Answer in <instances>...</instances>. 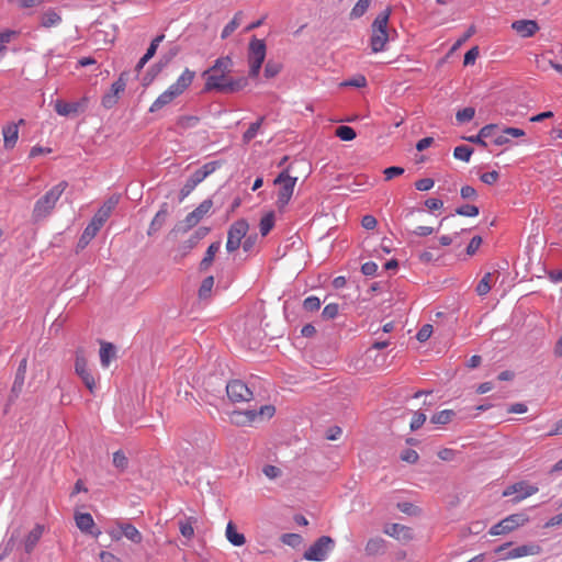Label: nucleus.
I'll return each instance as SVG.
<instances>
[{"instance_id": "50", "label": "nucleus", "mask_w": 562, "mask_h": 562, "mask_svg": "<svg viewBox=\"0 0 562 562\" xmlns=\"http://www.w3.org/2000/svg\"><path fill=\"white\" fill-rule=\"evenodd\" d=\"M321 300L317 296L311 295L303 301V307L307 312H315L321 308Z\"/></svg>"}, {"instance_id": "37", "label": "nucleus", "mask_w": 562, "mask_h": 562, "mask_svg": "<svg viewBox=\"0 0 562 562\" xmlns=\"http://www.w3.org/2000/svg\"><path fill=\"white\" fill-rule=\"evenodd\" d=\"M243 16L244 14L241 11L235 13L234 18L224 26L222 31L221 37L223 40L227 38L234 33V31L239 26Z\"/></svg>"}, {"instance_id": "8", "label": "nucleus", "mask_w": 562, "mask_h": 562, "mask_svg": "<svg viewBox=\"0 0 562 562\" xmlns=\"http://www.w3.org/2000/svg\"><path fill=\"white\" fill-rule=\"evenodd\" d=\"M249 231V224L245 218L235 221L228 228L226 250L228 252L236 251L241 246V240Z\"/></svg>"}, {"instance_id": "26", "label": "nucleus", "mask_w": 562, "mask_h": 562, "mask_svg": "<svg viewBox=\"0 0 562 562\" xmlns=\"http://www.w3.org/2000/svg\"><path fill=\"white\" fill-rule=\"evenodd\" d=\"M116 525L120 528L121 533L124 537H126L130 541H132L133 543H136V544L142 542L143 536L135 526H133L130 522H122V521H117Z\"/></svg>"}, {"instance_id": "36", "label": "nucleus", "mask_w": 562, "mask_h": 562, "mask_svg": "<svg viewBox=\"0 0 562 562\" xmlns=\"http://www.w3.org/2000/svg\"><path fill=\"white\" fill-rule=\"evenodd\" d=\"M456 415L457 414L453 409H443L434 414L430 418V423L435 425H447L456 417Z\"/></svg>"}, {"instance_id": "11", "label": "nucleus", "mask_w": 562, "mask_h": 562, "mask_svg": "<svg viewBox=\"0 0 562 562\" xmlns=\"http://www.w3.org/2000/svg\"><path fill=\"white\" fill-rule=\"evenodd\" d=\"M226 393L232 403L249 402L252 400V392L240 380H232L226 384Z\"/></svg>"}, {"instance_id": "10", "label": "nucleus", "mask_w": 562, "mask_h": 562, "mask_svg": "<svg viewBox=\"0 0 562 562\" xmlns=\"http://www.w3.org/2000/svg\"><path fill=\"white\" fill-rule=\"evenodd\" d=\"M539 491L537 485L529 484L526 481H519L508 485L502 493L504 497L515 495L512 499L514 504H518L525 498L536 494Z\"/></svg>"}, {"instance_id": "44", "label": "nucleus", "mask_w": 562, "mask_h": 562, "mask_svg": "<svg viewBox=\"0 0 562 562\" xmlns=\"http://www.w3.org/2000/svg\"><path fill=\"white\" fill-rule=\"evenodd\" d=\"M491 279H492L491 272H487L484 274V277L480 280V282L477 283L476 289H475L477 295L484 296L490 292Z\"/></svg>"}, {"instance_id": "32", "label": "nucleus", "mask_w": 562, "mask_h": 562, "mask_svg": "<svg viewBox=\"0 0 562 562\" xmlns=\"http://www.w3.org/2000/svg\"><path fill=\"white\" fill-rule=\"evenodd\" d=\"M220 248H221V241H214L207 247L205 255L200 262L201 271H205L211 267V265L214 260V257L217 254V251L220 250Z\"/></svg>"}, {"instance_id": "31", "label": "nucleus", "mask_w": 562, "mask_h": 562, "mask_svg": "<svg viewBox=\"0 0 562 562\" xmlns=\"http://www.w3.org/2000/svg\"><path fill=\"white\" fill-rule=\"evenodd\" d=\"M43 526L36 525L25 537L24 549L26 553H31L43 535Z\"/></svg>"}, {"instance_id": "59", "label": "nucleus", "mask_w": 562, "mask_h": 562, "mask_svg": "<svg viewBox=\"0 0 562 562\" xmlns=\"http://www.w3.org/2000/svg\"><path fill=\"white\" fill-rule=\"evenodd\" d=\"M432 334V326L430 324H425L418 331H417V335H416V338L418 341L420 342H425L426 340L429 339V337L431 336Z\"/></svg>"}, {"instance_id": "9", "label": "nucleus", "mask_w": 562, "mask_h": 562, "mask_svg": "<svg viewBox=\"0 0 562 562\" xmlns=\"http://www.w3.org/2000/svg\"><path fill=\"white\" fill-rule=\"evenodd\" d=\"M528 520V516L524 513L512 514L492 526L488 532L492 536L507 535L524 526Z\"/></svg>"}, {"instance_id": "19", "label": "nucleus", "mask_w": 562, "mask_h": 562, "mask_svg": "<svg viewBox=\"0 0 562 562\" xmlns=\"http://www.w3.org/2000/svg\"><path fill=\"white\" fill-rule=\"evenodd\" d=\"M195 72L186 68L184 71L178 77L177 81L169 86V89L176 93L177 97L181 95L192 83Z\"/></svg>"}, {"instance_id": "60", "label": "nucleus", "mask_w": 562, "mask_h": 562, "mask_svg": "<svg viewBox=\"0 0 562 562\" xmlns=\"http://www.w3.org/2000/svg\"><path fill=\"white\" fill-rule=\"evenodd\" d=\"M479 54H480L479 47L477 46L472 47L471 49H469L465 53L463 64L465 66L473 65L475 63L476 58L479 57Z\"/></svg>"}, {"instance_id": "28", "label": "nucleus", "mask_w": 562, "mask_h": 562, "mask_svg": "<svg viewBox=\"0 0 562 562\" xmlns=\"http://www.w3.org/2000/svg\"><path fill=\"white\" fill-rule=\"evenodd\" d=\"M366 554L375 557L385 552V540L381 537L371 538L364 547Z\"/></svg>"}, {"instance_id": "35", "label": "nucleus", "mask_w": 562, "mask_h": 562, "mask_svg": "<svg viewBox=\"0 0 562 562\" xmlns=\"http://www.w3.org/2000/svg\"><path fill=\"white\" fill-rule=\"evenodd\" d=\"M226 538L235 547H240L246 542L245 536L237 532L236 527L232 521L226 526Z\"/></svg>"}, {"instance_id": "47", "label": "nucleus", "mask_w": 562, "mask_h": 562, "mask_svg": "<svg viewBox=\"0 0 562 562\" xmlns=\"http://www.w3.org/2000/svg\"><path fill=\"white\" fill-rule=\"evenodd\" d=\"M113 465L121 472L125 471L128 465V459L122 450L113 453Z\"/></svg>"}, {"instance_id": "64", "label": "nucleus", "mask_w": 562, "mask_h": 562, "mask_svg": "<svg viewBox=\"0 0 562 562\" xmlns=\"http://www.w3.org/2000/svg\"><path fill=\"white\" fill-rule=\"evenodd\" d=\"M460 195L464 200H475L477 198V192L471 186H463L460 190Z\"/></svg>"}, {"instance_id": "49", "label": "nucleus", "mask_w": 562, "mask_h": 562, "mask_svg": "<svg viewBox=\"0 0 562 562\" xmlns=\"http://www.w3.org/2000/svg\"><path fill=\"white\" fill-rule=\"evenodd\" d=\"M370 3H371V0H358V2L352 8L350 15L352 18L362 16L366 13V11L368 10Z\"/></svg>"}, {"instance_id": "54", "label": "nucleus", "mask_w": 562, "mask_h": 562, "mask_svg": "<svg viewBox=\"0 0 562 562\" xmlns=\"http://www.w3.org/2000/svg\"><path fill=\"white\" fill-rule=\"evenodd\" d=\"M199 122V117L194 115H184L178 119V125L182 128H192Z\"/></svg>"}, {"instance_id": "62", "label": "nucleus", "mask_w": 562, "mask_h": 562, "mask_svg": "<svg viewBox=\"0 0 562 562\" xmlns=\"http://www.w3.org/2000/svg\"><path fill=\"white\" fill-rule=\"evenodd\" d=\"M435 181L431 178H423L415 182V188L418 191H428L432 189Z\"/></svg>"}, {"instance_id": "55", "label": "nucleus", "mask_w": 562, "mask_h": 562, "mask_svg": "<svg viewBox=\"0 0 562 562\" xmlns=\"http://www.w3.org/2000/svg\"><path fill=\"white\" fill-rule=\"evenodd\" d=\"M339 312V306L336 303L327 304L322 312V316L325 319H334Z\"/></svg>"}, {"instance_id": "5", "label": "nucleus", "mask_w": 562, "mask_h": 562, "mask_svg": "<svg viewBox=\"0 0 562 562\" xmlns=\"http://www.w3.org/2000/svg\"><path fill=\"white\" fill-rule=\"evenodd\" d=\"M296 181H297L296 177H291L289 175V169H284L274 179V181H273L274 184H280V189L278 192V199H277V206L279 210L284 209V206L291 200Z\"/></svg>"}, {"instance_id": "51", "label": "nucleus", "mask_w": 562, "mask_h": 562, "mask_svg": "<svg viewBox=\"0 0 562 562\" xmlns=\"http://www.w3.org/2000/svg\"><path fill=\"white\" fill-rule=\"evenodd\" d=\"M164 38H165V35L160 34V35H157L150 42L149 47L147 48V50H146V53L144 55L147 59L150 60L155 56V54L157 52V48H158L159 44L164 41Z\"/></svg>"}, {"instance_id": "34", "label": "nucleus", "mask_w": 562, "mask_h": 562, "mask_svg": "<svg viewBox=\"0 0 562 562\" xmlns=\"http://www.w3.org/2000/svg\"><path fill=\"white\" fill-rule=\"evenodd\" d=\"M60 22L61 16L55 9L45 11L41 16V26L45 29L57 26Z\"/></svg>"}, {"instance_id": "22", "label": "nucleus", "mask_w": 562, "mask_h": 562, "mask_svg": "<svg viewBox=\"0 0 562 562\" xmlns=\"http://www.w3.org/2000/svg\"><path fill=\"white\" fill-rule=\"evenodd\" d=\"M384 532L397 540H411L413 539L412 529L401 524H391L385 527Z\"/></svg>"}, {"instance_id": "57", "label": "nucleus", "mask_w": 562, "mask_h": 562, "mask_svg": "<svg viewBox=\"0 0 562 562\" xmlns=\"http://www.w3.org/2000/svg\"><path fill=\"white\" fill-rule=\"evenodd\" d=\"M419 459L418 453L414 449H405L401 453V460L407 462V463H416Z\"/></svg>"}, {"instance_id": "16", "label": "nucleus", "mask_w": 562, "mask_h": 562, "mask_svg": "<svg viewBox=\"0 0 562 562\" xmlns=\"http://www.w3.org/2000/svg\"><path fill=\"white\" fill-rule=\"evenodd\" d=\"M212 205H213V202L210 199H206L203 202H201L196 209H194L192 212H190L186 216V218H184L186 228L184 229L188 231V229L194 227L203 218V216L210 212V210L212 209Z\"/></svg>"}, {"instance_id": "21", "label": "nucleus", "mask_w": 562, "mask_h": 562, "mask_svg": "<svg viewBox=\"0 0 562 562\" xmlns=\"http://www.w3.org/2000/svg\"><path fill=\"white\" fill-rule=\"evenodd\" d=\"M168 215H169V205H168V203L164 202L160 205L159 211L156 213V215L154 216L153 221L149 224V227L147 231L148 236H151L161 229V227L166 223Z\"/></svg>"}, {"instance_id": "2", "label": "nucleus", "mask_w": 562, "mask_h": 562, "mask_svg": "<svg viewBox=\"0 0 562 562\" xmlns=\"http://www.w3.org/2000/svg\"><path fill=\"white\" fill-rule=\"evenodd\" d=\"M205 78L204 91H217L223 93H233L240 91L247 85L245 78L232 79L227 75L221 72L206 74V70L202 75Z\"/></svg>"}, {"instance_id": "1", "label": "nucleus", "mask_w": 562, "mask_h": 562, "mask_svg": "<svg viewBox=\"0 0 562 562\" xmlns=\"http://www.w3.org/2000/svg\"><path fill=\"white\" fill-rule=\"evenodd\" d=\"M68 188V182L65 180L59 181L52 187L44 195L36 200L32 210V221L38 223L52 215L56 204L65 190Z\"/></svg>"}, {"instance_id": "38", "label": "nucleus", "mask_w": 562, "mask_h": 562, "mask_svg": "<svg viewBox=\"0 0 562 562\" xmlns=\"http://www.w3.org/2000/svg\"><path fill=\"white\" fill-rule=\"evenodd\" d=\"M391 10L387 8L384 11L380 12L374 19L371 27L372 31H383L387 30L389 19H390Z\"/></svg>"}, {"instance_id": "39", "label": "nucleus", "mask_w": 562, "mask_h": 562, "mask_svg": "<svg viewBox=\"0 0 562 562\" xmlns=\"http://www.w3.org/2000/svg\"><path fill=\"white\" fill-rule=\"evenodd\" d=\"M265 117H259L256 122L251 123L247 131L243 134L244 144L250 143L258 134Z\"/></svg>"}, {"instance_id": "27", "label": "nucleus", "mask_w": 562, "mask_h": 562, "mask_svg": "<svg viewBox=\"0 0 562 562\" xmlns=\"http://www.w3.org/2000/svg\"><path fill=\"white\" fill-rule=\"evenodd\" d=\"M233 65L234 63L231 56H222L214 61L212 67L206 69V74L221 72L227 75L232 71Z\"/></svg>"}, {"instance_id": "4", "label": "nucleus", "mask_w": 562, "mask_h": 562, "mask_svg": "<svg viewBox=\"0 0 562 562\" xmlns=\"http://www.w3.org/2000/svg\"><path fill=\"white\" fill-rule=\"evenodd\" d=\"M267 54V46L263 40L252 37L248 45L249 76L258 77Z\"/></svg>"}, {"instance_id": "18", "label": "nucleus", "mask_w": 562, "mask_h": 562, "mask_svg": "<svg viewBox=\"0 0 562 562\" xmlns=\"http://www.w3.org/2000/svg\"><path fill=\"white\" fill-rule=\"evenodd\" d=\"M77 527L85 533L94 538L101 535V530L95 528L94 520L89 513H80L75 516Z\"/></svg>"}, {"instance_id": "52", "label": "nucleus", "mask_w": 562, "mask_h": 562, "mask_svg": "<svg viewBox=\"0 0 562 562\" xmlns=\"http://www.w3.org/2000/svg\"><path fill=\"white\" fill-rule=\"evenodd\" d=\"M342 87L363 88L367 86V79L362 75H357L351 79L341 82Z\"/></svg>"}, {"instance_id": "56", "label": "nucleus", "mask_w": 562, "mask_h": 562, "mask_svg": "<svg viewBox=\"0 0 562 562\" xmlns=\"http://www.w3.org/2000/svg\"><path fill=\"white\" fill-rule=\"evenodd\" d=\"M425 422H426V415L422 412H415L413 415V418L411 420L409 427L413 431L417 430L424 425Z\"/></svg>"}, {"instance_id": "24", "label": "nucleus", "mask_w": 562, "mask_h": 562, "mask_svg": "<svg viewBox=\"0 0 562 562\" xmlns=\"http://www.w3.org/2000/svg\"><path fill=\"white\" fill-rule=\"evenodd\" d=\"M100 229L101 228L99 226H97L93 222L90 221V223L83 229L77 243V252L83 250L89 245V243L95 237Z\"/></svg>"}, {"instance_id": "29", "label": "nucleus", "mask_w": 562, "mask_h": 562, "mask_svg": "<svg viewBox=\"0 0 562 562\" xmlns=\"http://www.w3.org/2000/svg\"><path fill=\"white\" fill-rule=\"evenodd\" d=\"M176 98H178L176 93L168 88L166 91L159 94L158 98L151 103L149 112H158L164 106L170 104Z\"/></svg>"}, {"instance_id": "17", "label": "nucleus", "mask_w": 562, "mask_h": 562, "mask_svg": "<svg viewBox=\"0 0 562 562\" xmlns=\"http://www.w3.org/2000/svg\"><path fill=\"white\" fill-rule=\"evenodd\" d=\"M24 123L25 121L20 119L16 123L11 122L2 127L3 146L5 149L14 148L19 138V126Z\"/></svg>"}, {"instance_id": "48", "label": "nucleus", "mask_w": 562, "mask_h": 562, "mask_svg": "<svg viewBox=\"0 0 562 562\" xmlns=\"http://www.w3.org/2000/svg\"><path fill=\"white\" fill-rule=\"evenodd\" d=\"M480 213L479 207L473 204H464L456 210V214L461 216L474 217Z\"/></svg>"}, {"instance_id": "61", "label": "nucleus", "mask_w": 562, "mask_h": 562, "mask_svg": "<svg viewBox=\"0 0 562 562\" xmlns=\"http://www.w3.org/2000/svg\"><path fill=\"white\" fill-rule=\"evenodd\" d=\"M258 240L257 234L246 235L244 243L241 244V247L244 251L250 252L254 247L256 246Z\"/></svg>"}, {"instance_id": "46", "label": "nucleus", "mask_w": 562, "mask_h": 562, "mask_svg": "<svg viewBox=\"0 0 562 562\" xmlns=\"http://www.w3.org/2000/svg\"><path fill=\"white\" fill-rule=\"evenodd\" d=\"M473 153V148L467 145H460L457 146L453 150L454 158L462 160V161H469L471 158V155Z\"/></svg>"}, {"instance_id": "40", "label": "nucleus", "mask_w": 562, "mask_h": 562, "mask_svg": "<svg viewBox=\"0 0 562 562\" xmlns=\"http://www.w3.org/2000/svg\"><path fill=\"white\" fill-rule=\"evenodd\" d=\"M274 226V213L273 212H269L267 213L265 216H262V218L260 220V223H259V231H260V234L261 236H267L270 231L273 228Z\"/></svg>"}, {"instance_id": "53", "label": "nucleus", "mask_w": 562, "mask_h": 562, "mask_svg": "<svg viewBox=\"0 0 562 562\" xmlns=\"http://www.w3.org/2000/svg\"><path fill=\"white\" fill-rule=\"evenodd\" d=\"M281 541L292 548L297 547L302 542V537L297 533H284L281 536Z\"/></svg>"}, {"instance_id": "13", "label": "nucleus", "mask_w": 562, "mask_h": 562, "mask_svg": "<svg viewBox=\"0 0 562 562\" xmlns=\"http://www.w3.org/2000/svg\"><path fill=\"white\" fill-rule=\"evenodd\" d=\"M75 372L79 375L86 387L93 393L95 389V381L88 369L87 359L82 350L76 351Z\"/></svg>"}, {"instance_id": "7", "label": "nucleus", "mask_w": 562, "mask_h": 562, "mask_svg": "<svg viewBox=\"0 0 562 562\" xmlns=\"http://www.w3.org/2000/svg\"><path fill=\"white\" fill-rule=\"evenodd\" d=\"M335 548V540L329 536L319 537L303 554L310 561H324Z\"/></svg>"}, {"instance_id": "6", "label": "nucleus", "mask_w": 562, "mask_h": 562, "mask_svg": "<svg viewBox=\"0 0 562 562\" xmlns=\"http://www.w3.org/2000/svg\"><path fill=\"white\" fill-rule=\"evenodd\" d=\"M512 542H506L498 546L494 552L501 557L502 560L518 559L527 555H537L541 552V547L536 543L522 544L514 549H509Z\"/></svg>"}, {"instance_id": "33", "label": "nucleus", "mask_w": 562, "mask_h": 562, "mask_svg": "<svg viewBox=\"0 0 562 562\" xmlns=\"http://www.w3.org/2000/svg\"><path fill=\"white\" fill-rule=\"evenodd\" d=\"M180 52L178 45L171 46L164 55H161L158 63L151 66V70L156 69V72L161 71Z\"/></svg>"}, {"instance_id": "3", "label": "nucleus", "mask_w": 562, "mask_h": 562, "mask_svg": "<svg viewBox=\"0 0 562 562\" xmlns=\"http://www.w3.org/2000/svg\"><path fill=\"white\" fill-rule=\"evenodd\" d=\"M276 413L272 405H263L259 409L234 411L231 414V422L237 426L250 425L265 418H271Z\"/></svg>"}, {"instance_id": "42", "label": "nucleus", "mask_w": 562, "mask_h": 562, "mask_svg": "<svg viewBox=\"0 0 562 562\" xmlns=\"http://www.w3.org/2000/svg\"><path fill=\"white\" fill-rule=\"evenodd\" d=\"M336 136L339 137L341 140L349 142L356 138L357 134L356 131L347 125H340L336 128L335 132Z\"/></svg>"}, {"instance_id": "15", "label": "nucleus", "mask_w": 562, "mask_h": 562, "mask_svg": "<svg viewBox=\"0 0 562 562\" xmlns=\"http://www.w3.org/2000/svg\"><path fill=\"white\" fill-rule=\"evenodd\" d=\"M119 200L117 195L110 196L93 215L91 222L101 228L116 207Z\"/></svg>"}, {"instance_id": "12", "label": "nucleus", "mask_w": 562, "mask_h": 562, "mask_svg": "<svg viewBox=\"0 0 562 562\" xmlns=\"http://www.w3.org/2000/svg\"><path fill=\"white\" fill-rule=\"evenodd\" d=\"M88 106V98L83 97L75 102H66L57 99L54 104L56 113L60 116H77L83 113Z\"/></svg>"}, {"instance_id": "14", "label": "nucleus", "mask_w": 562, "mask_h": 562, "mask_svg": "<svg viewBox=\"0 0 562 562\" xmlns=\"http://www.w3.org/2000/svg\"><path fill=\"white\" fill-rule=\"evenodd\" d=\"M124 76L125 74H121L119 79L111 85L110 91L102 97V105L105 109L113 108L117 103L120 94L124 92L126 88V80Z\"/></svg>"}, {"instance_id": "25", "label": "nucleus", "mask_w": 562, "mask_h": 562, "mask_svg": "<svg viewBox=\"0 0 562 562\" xmlns=\"http://www.w3.org/2000/svg\"><path fill=\"white\" fill-rule=\"evenodd\" d=\"M389 42V32L387 30L383 31H372V35L370 38V46L373 53L383 52L385 49L386 43Z\"/></svg>"}, {"instance_id": "30", "label": "nucleus", "mask_w": 562, "mask_h": 562, "mask_svg": "<svg viewBox=\"0 0 562 562\" xmlns=\"http://www.w3.org/2000/svg\"><path fill=\"white\" fill-rule=\"evenodd\" d=\"M116 357V348L111 342H101L100 362L103 368H108L110 362Z\"/></svg>"}, {"instance_id": "63", "label": "nucleus", "mask_w": 562, "mask_h": 562, "mask_svg": "<svg viewBox=\"0 0 562 562\" xmlns=\"http://www.w3.org/2000/svg\"><path fill=\"white\" fill-rule=\"evenodd\" d=\"M383 173L385 176V180H392L393 178L403 175L404 168L397 166L387 167L384 169Z\"/></svg>"}, {"instance_id": "23", "label": "nucleus", "mask_w": 562, "mask_h": 562, "mask_svg": "<svg viewBox=\"0 0 562 562\" xmlns=\"http://www.w3.org/2000/svg\"><path fill=\"white\" fill-rule=\"evenodd\" d=\"M26 364L27 360L26 358H23L18 367V370L15 372L14 382L11 387V394L13 397H18L20 393L22 392L25 374H26Z\"/></svg>"}, {"instance_id": "20", "label": "nucleus", "mask_w": 562, "mask_h": 562, "mask_svg": "<svg viewBox=\"0 0 562 562\" xmlns=\"http://www.w3.org/2000/svg\"><path fill=\"white\" fill-rule=\"evenodd\" d=\"M512 29L521 37L527 38L533 36L540 27L535 20H517L512 23Z\"/></svg>"}, {"instance_id": "43", "label": "nucleus", "mask_w": 562, "mask_h": 562, "mask_svg": "<svg viewBox=\"0 0 562 562\" xmlns=\"http://www.w3.org/2000/svg\"><path fill=\"white\" fill-rule=\"evenodd\" d=\"M214 285V278L212 276L206 277L199 289V297L205 300L210 296Z\"/></svg>"}, {"instance_id": "41", "label": "nucleus", "mask_w": 562, "mask_h": 562, "mask_svg": "<svg viewBox=\"0 0 562 562\" xmlns=\"http://www.w3.org/2000/svg\"><path fill=\"white\" fill-rule=\"evenodd\" d=\"M193 522L194 519L192 517H187L179 521L180 533L187 539H191L194 536Z\"/></svg>"}, {"instance_id": "45", "label": "nucleus", "mask_w": 562, "mask_h": 562, "mask_svg": "<svg viewBox=\"0 0 562 562\" xmlns=\"http://www.w3.org/2000/svg\"><path fill=\"white\" fill-rule=\"evenodd\" d=\"M475 115V109L472 106H467L462 110H459L456 113V120L458 123L463 124L470 122Z\"/></svg>"}, {"instance_id": "58", "label": "nucleus", "mask_w": 562, "mask_h": 562, "mask_svg": "<svg viewBox=\"0 0 562 562\" xmlns=\"http://www.w3.org/2000/svg\"><path fill=\"white\" fill-rule=\"evenodd\" d=\"M281 71V65L272 61H268L265 66V76L267 78H273Z\"/></svg>"}]
</instances>
